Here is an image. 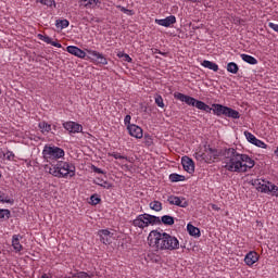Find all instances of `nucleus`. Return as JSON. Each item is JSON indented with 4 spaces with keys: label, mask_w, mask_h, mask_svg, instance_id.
<instances>
[{
    "label": "nucleus",
    "mask_w": 278,
    "mask_h": 278,
    "mask_svg": "<svg viewBox=\"0 0 278 278\" xmlns=\"http://www.w3.org/2000/svg\"><path fill=\"white\" fill-rule=\"evenodd\" d=\"M68 25H71V22H68V20H56L55 21V27L58 29H66V27H68Z\"/></svg>",
    "instance_id": "obj_27"
},
{
    "label": "nucleus",
    "mask_w": 278,
    "mask_h": 278,
    "mask_svg": "<svg viewBox=\"0 0 278 278\" xmlns=\"http://www.w3.org/2000/svg\"><path fill=\"white\" fill-rule=\"evenodd\" d=\"M98 236L103 244H112V239L114 238V232L108 229L99 230Z\"/></svg>",
    "instance_id": "obj_12"
},
{
    "label": "nucleus",
    "mask_w": 278,
    "mask_h": 278,
    "mask_svg": "<svg viewBox=\"0 0 278 278\" xmlns=\"http://www.w3.org/2000/svg\"><path fill=\"white\" fill-rule=\"evenodd\" d=\"M197 108L203 112H213L215 116H225L227 114V106L225 105H214L213 108L210 105H197Z\"/></svg>",
    "instance_id": "obj_6"
},
{
    "label": "nucleus",
    "mask_w": 278,
    "mask_h": 278,
    "mask_svg": "<svg viewBox=\"0 0 278 278\" xmlns=\"http://www.w3.org/2000/svg\"><path fill=\"white\" fill-rule=\"evenodd\" d=\"M93 173H98L99 175H103V172L99 167H93Z\"/></svg>",
    "instance_id": "obj_52"
},
{
    "label": "nucleus",
    "mask_w": 278,
    "mask_h": 278,
    "mask_svg": "<svg viewBox=\"0 0 278 278\" xmlns=\"http://www.w3.org/2000/svg\"><path fill=\"white\" fill-rule=\"evenodd\" d=\"M228 118H240V112L231 109V108H227L226 109V115Z\"/></svg>",
    "instance_id": "obj_26"
},
{
    "label": "nucleus",
    "mask_w": 278,
    "mask_h": 278,
    "mask_svg": "<svg viewBox=\"0 0 278 278\" xmlns=\"http://www.w3.org/2000/svg\"><path fill=\"white\" fill-rule=\"evenodd\" d=\"M160 224L165 225L167 227H170V226L175 225V218L173 216H170V215H163L160 218L159 225Z\"/></svg>",
    "instance_id": "obj_18"
},
{
    "label": "nucleus",
    "mask_w": 278,
    "mask_h": 278,
    "mask_svg": "<svg viewBox=\"0 0 278 278\" xmlns=\"http://www.w3.org/2000/svg\"><path fill=\"white\" fill-rule=\"evenodd\" d=\"M66 51L67 53H71V55H75V58H79L80 60L86 59V52L77 46H68Z\"/></svg>",
    "instance_id": "obj_15"
},
{
    "label": "nucleus",
    "mask_w": 278,
    "mask_h": 278,
    "mask_svg": "<svg viewBox=\"0 0 278 278\" xmlns=\"http://www.w3.org/2000/svg\"><path fill=\"white\" fill-rule=\"evenodd\" d=\"M154 101L156 105H164V99H162V96H154Z\"/></svg>",
    "instance_id": "obj_47"
},
{
    "label": "nucleus",
    "mask_w": 278,
    "mask_h": 278,
    "mask_svg": "<svg viewBox=\"0 0 278 278\" xmlns=\"http://www.w3.org/2000/svg\"><path fill=\"white\" fill-rule=\"evenodd\" d=\"M244 136L248 142H251V144H254L255 140H257V137H255V135L251 134L250 131H244Z\"/></svg>",
    "instance_id": "obj_34"
},
{
    "label": "nucleus",
    "mask_w": 278,
    "mask_h": 278,
    "mask_svg": "<svg viewBox=\"0 0 278 278\" xmlns=\"http://www.w3.org/2000/svg\"><path fill=\"white\" fill-rule=\"evenodd\" d=\"M117 10H119L124 14H127L128 16H131L134 14V11L128 10L125 7L117 5Z\"/></svg>",
    "instance_id": "obj_43"
},
{
    "label": "nucleus",
    "mask_w": 278,
    "mask_h": 278,
    "mask_svg": "<svg viewBox=\"0 0 278 278\" xmlns=\"http://www.w3.org/2000/svg\"><path fill=\"white\" fill-rule=\"evenodd\" d=\"M201 66H203L204 68H208V71H214V73H218V64L212 61L204 60L201 63Z\"/></svg>",
    "instance_id": "obj_20"
},
{
    "label": "nucleus",
    "mask_w": 278,
    "mask_h": 278,
    "mask_svg": "<svg viewBox=\"0 0 278 278\" xmlns=\"http://www.w3.org/2000/svg\"><path fill=\"white\" fill-rule=\"evenodd\" d=\"M213 105H218V104H213Z\"/></svg>",
    "instance_id": "obj_59"
},
{
    "label": "nucleus",
    "mask_w": 278,
    "mask_h": 278,
    "mask_svg": "<svg viewBox=\"0 0 278 278\" xmlns=\"http://www.w3.org/2000/svg\"><path fill=\"white\" fill-rule=\"evenodd\" d=\"M43 160L51 166L55 165L60 160H64V149L58 146H45L42 150Z\"/></svg>",
    "instance_id": "obj_4"
},
{
    "label": "nucleus",
    "mask_w": 278,
    "mask_h": 278,
    "mask_svg": "<svg viewBox=\"0 0 278 278\" xmlns=\"http://www.w3.org/2000/svg\"><path fill=\"white\" fill-rule=\"evenodd\" d=\"M187 231L190 236H194L195 238L201 236V230L192 224L187 225Z\"/></svg>",
    "instance_id": "obj_22"
},
{
    "label": "nucleus",
    "mask_w": 278,
    "mask_h": 278,
    "mask_svg": "<svg viewBox=\"0 0 278 278\" xmlns=\"http://www.w3.org/2000/svg\"><path fill=\"white\" fill-rule=\"evenodd\" d=\"M132 225H135V227H140V216H137V218L132 222Z\"/></svg>",
    "instance_id": "obj_50"
},
{
    "label": "nucleus",
    "mask_w": 278,
    "mask_h": 278,
    "mask_svg": "<svg viewBox=\"0 0 278 278\" xmlns=\"http://www.w3.org/2000/svg\"><path fill=\"white\" fill-rule=\"evenodd\" d=\"M141 138H142V129H140Z\"/></svg>",
    "instance_id": "obj_57"
},
{
    "label": "nucleus",
    "mask_w": 278,
    "mask_h": 278,
    "mask_svg": "<svg viewBox=\"0 0 278 278\" xmlns=\"http://www.w3.org/2000/svg\"><path fill=\"white\" fill-rule=\"evenodd\" d=\"M152 53H159L160 55H166V52H162V51H160V50H157V49H152Z\"/></svg>",
    "instance_id": "obj_51"
},
{
    "label": "nucleus",
    "mask_w": 278,
    "mask_h": 278,
    "mask_svg": "<svg viewBox=\"0 0 278 278\" xmlns=\"http://www.w3.org/2000/svg\"><path fill=\"white\" fill-rule=\"evenodd\" d=\"M50 45L52 47H56V49H62V43L58 42V41H53V39H51Z\"/></svg>",
    "instance_id": "obj_49"
},
{
    "label": "nucleus",
    "mask_w": 278,
    "mask_h": 278,
    "mask_svg": "<svg viewBox=\"0 0 278 278\" xmlns=\"http://www.w3.org/2000/svg\"><path fill=\"white\" fill-rule=\"evenodd\" d=\"M270 188H269V192L273 193V197H277L278 199V187L276 185H273V182H267Z\"/></svg>",
    "instance_id": "obj_40"
},
{
    "label": "nucleus",
    "mask_w": 278,
    "mask_h": 278,
    "mask_svg": "<svg viewBox=\"0 0 278 278\" xmlns=\"http://www.w3.org/2000/svg\"><path fill=\"white\" fill-rule=\"evenodd\" d=\"M79 3L83 8L92 10V8H97V3H99V0H80Z\"/></svg>",
    "instance_id": "obj_21"
},
{
    "label": "nucleus",
    "mask_w": 278,
    "mask_h": 278,
    "mask_svg": "<svg viewBox=\"0 0 278 278\" xmlns=\"http://www.w3.org/2000/svg\"><path fill=\"white\" fill-rule=\"evenodd\" d=\"M48 173L52 175V177H58V179H66V177H75V165L68 162L59 161L54 163L53 166H47Z\"/></svg>",
    "instance_id": "obj_3"
},
{
    "label": "nucleus",
    "mask_w": 278,
    "mask_h": 278,
    "mask_svg": "<svg viewBox=\"0 0 278 278\" xmlns=\"http://www.w3.org/2000/svg\"><path fill=\"white\" fill-rule=\"evenodd\" d=\"M124 123L125 125H127V127H129V125H131V115H126L124 118Z\"/></svg>",
    "instance_id": "obj_48"
},
{
    "label": "nucleus",
    "mask_w": 278,
    "mask_h": 278,
    "mask_svg": "<svg viewBox=\"0 0 278 278\" xmlns=\"http://www.w3.org/2000/svg\"><path fill=\"white\" fill-rule=\"evenodd\" d=\"M11 212L8 208H0V218H10Z\"/></svg>",
    "instance_id": "obj_39"
},
{
    "label": "nucleus",
    "mask_w": 278,
    "mask_h": 278,
    "mask_svg": "<svg viewBox=\"0 0 278 278\" xmlns=\"http://www.w3.org/2000/svg\"><path fill=\"white\" fill-rule=\"evenodd\" d=\"M241 60H243V62H247V64H251L252 66H255V64H257V59H255L252 55L249 54H240Z\"/></svg>",
    "instance_id": "obj_23"
},
{
    "label": "nucleus",
    "mask_w": 278,
    "mask_h": 278,
    "mask_svg": "<svg viewBox=\"0 0 278 278\" xmlns=\"http://www.w3.org/2000/svg\"><path fill=\"white\" fill-rule=\"evenodd\" d=\"M75 277L76 278H92V276L88 275V273H86V271H77L75 274Z\"/></svg>",
    "instance_id": "obj_45"
},
{
    "label": "nucleus",
    "mask_w": 278,
    "mask_h": 278,
    "mask_svg": "<svg viewBox=\"0 0 278 278\" xmlns=\"http://www.w3.org/2000/svg\"><path fill=\"white\" fill-rule=\"evenodd\" d=\"M109 156H110V157H114L115 160H121V161H122V164H125V162H127V156L122 155V154L118 153V152L109 153Z\"/></svg>",
    "instance_id": "obj_31"
},
{
    "label": "nucleus",
    "mask_w": 278,
    "mask_h": 278,
    "mask_svg": "<svg viewBox=\"0 0 278 278\" xmlns=\"http://www.w3.org/2000/svg\"><path fill=\"white\" fill-rule=\"evenodd\" d=\"M227 71L228 73H232V75H236L238 71H240V67H238V64L235 62H230L227 64Z\"/></svg>",
    "instance_id": "obj_29"
},
{
    "label": "nucleus",
    "mask_w": 278,
    "mask_h": 278,
    "mask_svg": "<svg viewBox=\"0 0 278 278\" xmlns=\"http://www.w3.org/2000/svg\"><path fill=\"white\" fill-rule=\"evenodd\" d=\"M181 164L186 173H189V175H192V173H194V161H192L190 156H182Z\"/></svg>",
    "instance_id": "obj_13"
},
{
    "label": "nucleus",
    "mask_w": 278,
    "mask_h": 278,
    "mask_svg": "<svg viewBox=\"0 0 278 278\" xmlns=\"http://www.w3.org/2000/svg\"><path fill=\"white\" fill-rule=\"evenodd\" d=\"M213 210H216V205H213Z\"/></svg>",
    "instance_id": "obj_58"
},
{
    "label": "nucleus",
    "mask_w": 278,
    "mask_h": 278,
    "mask_svg": "<svg viewBox=\"0 0 278 278\" xmlns=\"http://www.w3.org/2000/svg\"><path fill=\"white\" fill-rule=\"evenodd\" d=\"M142 142L146 144V147H151V144H153V138H151L149 135H146Z\"/></svg>",
    "instance_id": "obj_41"
},
{
    "label": "nucleus",
    "mask_w": 278,
    "mask_h": 278,
    "mask_svg": "<svg viewBox=\"0 0 278 278\" xmlns=\"http://www.w3.org/2000/svg\"><path fill=\"white\" fill-rule=\"evenodd\" d=\"M23 237L21 235L12 236V248L15 253H21L23 251V244H21V240Z\"/></svg>",
    "instance_id": "obj_17"
},
{
    "label": "nucleus",
    "mask_w": 278,
    "mask_h": 278,
    "mask_svg": "<svg viewBox=\"0 0 278 278\" xmlns=\"http://www.w3.org/2000/svg\"><path fill=\"white\" fill-rule=\"evenodd\" d=\"M63 127L70 134H81V131H84V126H81V124H78L76 122H65L63 124Z\"/></svg>",
    "instance_id": "obj_9"
},
{
    "label": "nucleus",
    "mask_w": 278,
    "mask_h": 278,
    "mask_svg": "<svg viewBox=\"0 0 278 278\" xmlns=\"http://www.w3.org/2000/svg\"><path fill=\"white\" fill-rule=\"evenodd\" d=\"M53 276L51 274H42L41 278H52Z\"/></svg>",
    "instance_id": "obj_54"
},
{
    "label": "nucleus",
    "mask_w": 278,
    "mask_h": 278,
    "mask_svg": "<svg viewBox=\"0 0 278 278\" xmlns=\"http://www.w3.org/2000/svg\"><path fill=\"white\" fill-rule=\"evenodd\" d=\"M94 184L97 186H101V188H105L106 190H110V188H112V184H110L106 180H103L101 178H96Z\"/></svg>",
    "instance_id": "obj_28"
},
{
    "label": "nucleus",
    "mask_w": 278,
    "mask_h": 278,
    "mask_svg": "<svg viewBox=\"0 0 278 278\" xmlns=\"http://www.w3.org/2000/svg\"><path fill=\"white\" fill-rule=\"evenodd\" d=\"M0 177H1V174H0Z\"/></svg>",
    "instance_id": "obj_60"
},
{
    "label": "nucleus",
    "mask_w": 278,
    "mask_h": 278,
    "mask_svg": "<svg viewBox=\"0 0 278 278\" xmlns=\"http://www.w3.org/2000/svg\"><path fill=\"white\" fill-rule=\"evenodd\" d=\"M117 58H121L122 60H124V62H131V56H129V54L125 53V52H118L117 53Z\"/></svg>",
    "instance_id": "obj_38"
},
{
    "label": "nucleus",
    "mask_w": 278,
    "mask_h": 278,
    "mask_svg": "<svg viewBox=\"0 0 278 278\" xmlns=\"http://www.w3.org/2000/svg\"><path fill=\"white\" fill-rule=\"evenodd\" d=\"M39 129L43 134H49V131H51V124L47 122H41L39 123Z\"/></svg>",
    "instance_id": "obj_30"
},
{
    "label": "nucleus",
    "mask_w": 278,
    "mask_h": 278,
    "mask_svg": "<svg viewBox=\"0 0 278 278\" xmlns=\"http://www.w3.org/2000/svg\"><path fill=\"white\" fill-rule=\"evenodd\" d=\"M155 23L161 27H170V25H175V23H177V17H175V15H169L165 18L155 20Z\"/></svg>",
    "instance_id": "obj_16"
},
{
    "label": "nucleus",
    "mask_w": 278,
    "mask_h": 278,
    "mask_svg": "<svg viewBox=\"0 0 278 278\" xmlns=\"http://www.w3.org/2000/svg\"><path fill=\"white\" fill-rule=\"evenodd\" d=\"M151 210H154V212H162V202L160 201H153L150 203Z\"/></svg>",
    "instance_id": "obj_33"
},
{
    "label": "nucleus",
    "mask_w": 278,
    "mask_h": 278,
    "mask_svg": "<svg viewBox=\"0 0 278 278\" xmlns=\"http://www.w3.org/2000/svg\"><path fill=\"white\" fill-rule=\"evenodd\" d=\"M5 159V152L3 150H0V160Z\"/></svg>",
    "instance_id": "obj_53"
},
{
    "label": "nucleus",
    "mask_w": 278,
    "mask_h": 278,
    "mask_svg": "<svg viewBox=\"0 0 278 278\" xmlns=\"http://www.w3.org/2000/svg\"><path fill=\"white\" fill-rule=\"evenodd\" d=\"M220 159V152L216 148L210 146L204 147V162L206 164H214L216 160Z\"/></svg>",
    "instance_id": "obj_5"
},
{
    "label": "nucleus",
    "mask_w": 278,
    "mask_h": 278,
    "mask_svg": "<svg viewBox=\"0 0 278 278\" xmlns=\"http://www.w3.org/2000/svg\"><path fill=\"white\" fill-rule=\"evenodd\" d=\"M86 51L89 55H92V58H94L92 59L93 62H97L98 64H102L103 66H108V59L105 58V55H103V53H100L97 50H90V49H87Z\"/></svg>",
    "instance_id": "obj_10"
},
{
    "label": "nucleus",
    "mask_w": 278,
    "mask_h": 278,
    "mask_svg": "<svg viewBox=\"0 0 278 278\" xmlns=\"http://www.w3.org/2000/svg\"><path fill=\"white\" fill-rule=\"evenodd\" d=\"M0 203H10V200L8 197H5V193L0 189Z\"/></svg>",
    "instance_id": "obj_46"
},
{
    "label": "nucleus",
    "mask_w": 278,
    "mask_h": 278,
    "mask_svg": "<svg viewBox=\"0 0 278 278\" xmlns=\"http://www.w3.org/2000/svg\"><path fill=\"white\" fill-rule=\"evenodd\" d=\"M260 262V254L255 251H250L245 256H244V264L247 266H253V264H257Z\"/></svg>",
    "instance_id": "obj_14"
},
{
    "label": "nucleus",
    "mask_w": 278,
    "mask_h": 278,
    "mask_svg": "<svg viewBox=\"0 0 278 278\" xmlns=\"http://www.w3.org/2000/svg\"><path fill=\"white\" fill-rule=\"evenodd\" d=\"M174 98L177 99V101H181V103H186L187 105H205L204 102L197 101V99L181 92H175Z\"/></svg>",
    "instance_id": "obj_7"
},
{
    "label": "nucleus",
    "mask_w": 278,
    "mask_h": 278,
    "mask_svg": "<svg viewBox=\"0 0 278 278\" xmlns=\"http://www.w3.org/2000/svg\"><path fill=\"white\" fill-rule=\"evenodd\" d=\"M275 155L278 157V148L274 151Z\"/></svg>",
    "instance_id": "obj_56"
},
{
    "label": "nucleus",
    "mask_w": 278,
    "mask_h": 278,
    "mask_svg": "<svg viewBox=\"0 0 278 278\" xmlns=\"http://www.w3.org/2000/svg\"><path fill=\"white\" fill-rule=\"evenodd\" d=\"M148 245L153 251H177L179 249V239L177 237L163 232V230H151L148 236Z\"/></svg>",
    "instance_id": "obj_2"
},
{
    "label": "nucleus",
    "mask_w": 278,
    "mask_h": 278,
    "mask_svg": "<svg viewBox=\"0 0 278 278\" xmlns=\"http://www.w3.org/2000/svg\"><path fill=\"white\" fill-rule=\"evenodd\" d=\"M128 132L130 134V136H132V138H140L138 129H140V127H138L137 125H128L127 126Z\"/></svg>",
    "instance_id": "obj_24"
},
{
    "label": "nucleus",
    "mask_w": 278,
    "mask_h": 278,
    "mask_svg": "<svg viewBox=\"0 0 278 278\" xmlns=\"http://www.w3.org/2000/svg\"><path fill=\"white\" fill-rule=\"evenodd\" d=\"M140 223H141L140 224L141 228L149 227V225H157L160 224V217L149 215V214H143L140 217Z\"/></svg>",
    "instance_id": "obj_8"
},
{
    "label": "nucleus",
    "mask_w": 278,
    "mask_h": 278,
    "mask_svg": "<svg viewBox=\"0 0 278 278\" xmlns=\"http://www.w3.org/2000/svg\"><path fill=\"white\" fill-rule=\"evenodd\" d=\"M36 2L47 8H55V0H36Z\"/></svg>",
    "instance_id": "obj_32"
},
{
    "label": "nucleus",
    "mask_w": 278,
    "mask_h": 278,
    "mask_svg": "<svg viewBox=\"0 0 278 278\" xmlns=\"http://www.w3.org/2000/svg\"><path fill=\"white\" fill-rule=\"evenodd\" d=\"M169 181H172V184H177V181H186V176L174 173L169 175Z\"/></svg>",
    "instance_id": "obj_25"
},
{
    "label": "nucleus",
    "mask_w": 278,
    "mask_h": 278,
    "mask_svg": "<svg viewBox=\"0 0 278 278\" xmlns=\"http://www.w3.org/2000/svg\"><path fill=\"white\" fill-rule=\"evenodd\" d=\"M195 160H198V162H205V152L203 151H198L194 154Z\"/></svg>",
    "instance_id": "obj_35"
},
{
    "label": "nucleus",
    "mask_w": 278,
    "mask_h": 278,
    "mask_svg": "<svg viewBox=\"0 0 278 278\" xmlns=\"http://www.w3.org/2000/svg\"><path fill=\"white\" fill-rule=\"evenodd\" d=\"M255 166V161L249 154H242L233 148L224 151V168L229 173H248Z\"/></svg>",
    "instance_id": "obj_1"
},
{
    "label": "nucleus",
    "mask_w": 278,
    "mask_h": 278,
    "mask_svg": "<svg viewBox=\"0 0 278 278\" xmlns=\"http://www.w3.org/2000/svg\"><path fill=\"white\" fill-rule=\"evenodd\" d=\"M37 37L39 40H42V42H46L47 45H51V40H52L51 37L42 34H38Z\"/></svg>",
    "instance_id": "obj_37"
},
{
    "label": "nucleus",
    "mask_w": 278,
    "mask_h": 278,
    "mask_svg": "<svg viewBox=\"0 0 278 278\" xmlns=\"http://www.w3.org/2000/svg\"><path fill=\"white\" fill-rule=\"evenodd\" d=\"M270 181L263 180V182H258L257 190L258 192H263L264 194L270 193Z\"/></svg>",
    "instance_id": "obj_19"
},
{
    "label": "nucleus",
    "mask_w": 278,
    "mask_h": 278,
    "mask_svg": "<svg viewBox=\"0 0 278 278\" xmlns=\"http://www.w3.org/2000/svg\"><path fill=\"white\" fill-rule=\"evenodd\" d=\"M67 278H77V276H75V274H72V276H68Z\"/></svg>",
    "instance_id": "obj_55"
},
{
    "label": "nucleus",
    "mask_w": 278,
    "mask_h": 278,
    "mask_svg": "<svg viewBox=\"0 0 278 278\" xmlns=\"http://www.w3.org/2000/svg\"><path fill=\"white\" fill-rule=\"evenodd\" d=\"M4 157L9 161V162H13L15 155H14V152L8 150L7 152H4Z\"/></svg>",
    "instance_id": "obj_44"
},
{
    "label": "nucleus",
    "mask_w": 278,
    "mask_h": 278,
    "mask_svg": "<svg viewBox=\"0 0 278 278\" xmlns=\"http://www.w3.org/2000/svg\"><path fill=\"white\" fill-rule=\"evenodd\" d=\"M167 201L169 205H177V207H188V201L186 200V198L169 195Z\"/></svg>",
    "instance_id": "obj_11"
},
{
    "label": "nucleus",
    "mask_w": 278,
    "mask_h": 278,
    "mask_svg": "<svg viewBox=\"0 0 278 278\" xmlns=\"http://www.w3.org/2000/svg\"><path fill=\"white\" fill-rule=\"evenodd\" d=\"M90 203L92 205H99V203H101V198L99 197V194L94 193L90 197Z\"/></svg>",
    "instance_id": "obj_36"
},
{
    "label": "nucleus",
    "mask_w": 278,
    "mask_h": 278,
    "mask_svg": "<svg viewBox=\"0 0 278 278\" xmlns=\"http://www.w3.org/2000/svg\"><path fill=\"white\" fill-rule=\"evenodd\" d=\"M253 144L255 147H258L260 149H266L268 147L264 141H262V140L257 139V138L255 139Z\"/></svg>",
    "instance_id": "obj_42"
}]
</instances>
